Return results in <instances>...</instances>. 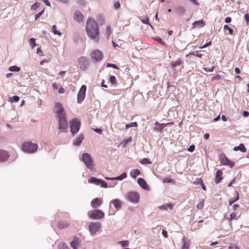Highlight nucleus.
<instances>
[{
  "label": "nucleus",
  "mask_w": 249,
  "mask_h": 249,
  "mask_svg": "<svg viewBox=\"0 0 249 249\" xmlns=\"http://www.w3.org/2000/svg\"><path fill=\"white\" fill-rule=\"evenodd\" d=\"M101 228V224L100 222H90L89 225V230L90 235L94 236L96 232L100 231Z\"/></svg>",
  "instance_id": "obj_8"
},
{
  "label": "nucleus",
  "mask_w": 249,
  "mask_h": 249,
  "mask_svg": "<svg viewBox=\"0 0 249 249\" xmlns=\"http://www.w3.org/2000/svg\"><path fill=\"white\" fill-rule=\"evenodd\" d=\"M245 19L247 22L249 21V14H247L245 15Z\"/></svg>",
  "instance_id": "obj_63"
},
{
  "label": "nucleus",
  "mask_w": 249,
  "mask_h": 249,
  "mask_svg": "<svg viewBox=\"0 0 249 249\" xmlns=\"http://www.w3.org/2000/svg\"><path fill=\"white\" fill-rule=\"evenodd\" d=\"M88 216L92 219L100 220L104 217L105 214L101 210L95 209L89 212L88 213Z\"/></svg>",
  "instance_id": "obj_6"
},
{
  "label": "nucleus",
  "mask_w": 249,
  "mask_h": 249,
  "mask_svg": "<svg viewBox=\"0 0 249 249\" xmlns=\"http://www.w3.org/2000/svg\"><path fill=\"white\" fill-rule=\"evenodd\" d=\"M40 6V3L39 2H35L34 4H33L31 6V10H36L39 6Z\"/></svg>",
  "instance_id": "obj_44"
},
{
  "label": "nucleus",
  "mask_w": 249,
  "mask_h": 249,
  "mask_svg": "<svg viewBox=\"0 0 249 249\" xmlns=\"http://www.w3.org/2000/svg\"><path fill=\"white\" fill-rule=\"evenodd\" d=\"M9 71L18 72L20 70V68L17 66H12L9 68Z\"/></svg>",
  "instance_id": "obj_32"
},
{
  "label": "nucleus",
  "mask_w": 249,
  "mask_h": 249,
  "mask_svg": "<svg viewBox=\"0 0 249 249\" xmlns=\"http://www.w3.org/2000/svg\"><path fill=\"white\" fill-rule=\"evenodd\" d=\"M109 80L112 84H115L116 83V78L114 76H111L110 77Z\"/></svg>",
  "instance_id": "obj_49"
},
{
  "label": "nucleus",
  "mask_w": 249,
  "mask_h": 249,
  "mask_svg": "<svg viewBox=\"0 0 249 249\" xmlns=\"http://www.w3.org/2000/svg\"><path fill=\"white\" fill-rule=\"evenodd\" d=\"M101 205V201L99 198H95L91 202V205L93 208H97Z\"/></svg>",
  "instance_id": "obj_20"
},
{
  "label": "nucleus",
  "mask_w": 249,
  "mask_h": 249,
  "mask_svg": "<svg viewBox=\"0 0 249 249\" xmlns=\"http://www.w3.org/2000/svg\"><path fill=\"white\" fill-rule=\"evenodd\" d=\"M141 174L140 171L137 169H133L130 172V176L132 178H135L137 176Z\"/></svg>",
  "instance_id": "obj_28"
},
{
  "label": "nucleus",
  "mask_w": 249,
  "mask_h": 249,
  "mask_svg": "<svg viewBox=\"0 0 249 249\" xmlns=\"http://www.w3.org/2000/svg\"><path fill=\"white\" fill-rule=\"evenodd\" d=\"M86 89L87 87L85 85H83L81 86L77 95L78 103L80 104L84 100L85 97Z\"/></svg>",
  "instance_id": "obj_12"
},
{
  "label": "nucleus",
  "mask_w": 249,
  "mask_h": 249,
  "mask_svg": "<svg viewBox=\"0 0 249 249\" xmlns=\"http://www.w3.org/2000/svg\"><path fill=\"white\" fill-rule=\"evenodd\" d=\"M9 157L8 154L5 150H0V161L6 160Z\"/></svg>",
  "instance_id": "obj_23"
},
{
  "label": "nucleus",
  "mask_w": 249,
  "mask_h": 249,
  "mask_svg": "<svg viewBox=\"0 0 249 249\" xmlns=\"http://www.w3.org/2000/svg\"><path fill=\"white\" fill-rule=\"evenodd\" d=\"M181 63H182L181 60L180 59H178L176 61L172 62L171 63V66L172 67L175 68V67L180 66L181 64Z\"/></svg>",
  "instance_id": "obj_29"
},
{
  "label": "nucleus",
  "mask_w": 249,
  "mask_h": 249,
  "mask_svg": "<svg viewBox=\"0 0 249 249\" xmlns=\"http://www.w3.org/2000/svg\"><path fill=\"white\" fill-rule=\"evenodd\" d=\"M173 181V180H172L168 178H165L163 180V182H164V183H171Z\"/></svg>",
  "instance_id": "obj_52"
},
{
  "label": "nucleus",
  "mask_w": 249,
  "mask_h": 249,
  "mask_svg": "<svg viewBox=\"0 0 249 249\" xmlns=\"http://www.w3.org/2000/svg\"><path fill=\"white\" fill-rule=\"evenodd\" d=\"M173 205L171 203H167L164 205L160 206L159 208L161 210H167L168 208L172 210Z\"/></svg>",
  "instance_id": "obj_26"
},
{
  "label": "nucleus",
  "mask_w": 249,
  "mask_h": 249,
  "mask_svg": "<svg viewBox=\"0 0 249 249\" xmlns=\"http://www.w3.org/2000/svg\"><path fill=\"white\" fill-rule=\"evenodd\" d=\"M29 43L32 48H35L36 46V39L34 38H31L29 39Z\"/></svg>",
  "instance_id": "obj_35"
},
{
  "label": "nucleus",
  "mask_w": 249,
  "mask_h": 249,
  "mask_svg": "<svg viewBox=\"0 0 249 249\" xmlns=\"http://www.w3.org/2000/svg\"><path fill=\"white\" fill-rule=\"evenodd\" d=\"M138 126L137 123L136 122L131 123L130 124H126L125 125V128L128 129L132 127H136Z\"/></svg>",
  "instance_id": "obj_37"
},
{
  "label": "nucleus",
  "mask_w": 249,
  "mask_h": 249,
  "mask_svg": "<svg viewBox=\"0 0 249 249\" xmlns=\"http://www.w3.org/2000/svg\"><path fill=\"white\" fill-rule=\"evenodd\" d=\"M223 172L221 170H218L217 171L215 176V182L216 184H218L223 179L222 177Z\"/></svg>",
  "instance_id": "obj_21"
},
{
  "label": "nucleus",
  "mask_w": 249,
  "mask_h": 249,
  "mask_svg": "<svg viewBox=\"0 0 249 249\" xmlns=\"http://www.w3.org/2000/svg\"><path fill=\"white\" fill-rule=\"evenodd\" d=\"M200 184H201L202 189L204 191L206 190V187H205V185L204 184L202 180H200Z\"/></svg>",
  "instance_id": "obj_59"
},
{
  "label": "nucleus",
  "mask_w": 249,
  "mask_h": 249,
  "mask_svg": "<svg viewBox=\"0 0 249 249\" xmlns=\"http://www.w3.org/2000/svg\"><path fill=\"white\" fill-rule=\"evenodd\" d=\"M213 70H214V67H213V66L211 68L206 67V68H204V70L206 72H212L213 71Z\"/></svg>",
  "instance_id": "obj_48"
},
{
  "label": "nucleus",
  "mask_w": 249,
  "mask_h": 249,
  "mask_svg": "<svg viewBox=\"0 0 249 249\" xmlns=\"http://www.w3.org/2000/svg\"><path fill=\"white\" fill-rule=\"evenodd\" d=\"M74 19L77 20L78 22H80L83 20V15L79 11H76L75 12L74 14Z\"/></svg>",
  "instance_id": "obj_24"
},
{
  "label": "nucleus",
  "mask_w": 249,
  "mask_h": 249,
  "mask_svg": "<svg viewBox=\"0 0 249 249\" xmlns=\"http://www.w3.org/2000/svg\"><path fill=\"white\" fill-rule=\"evenodd\" d=\"M141 21L143 24L149 25L152 29L154 28L152 25L149 23V19L148 18H146L143 19H141Z\"/></svg>",
  "instance_id": "obj_38"
},
{
  "label": "nucleus",
  "mask_w": 249,
  "mask_h": 249,
  "mask_svg": "<svg viewBox=\"0 0 249 249\" xmlns=\"http://www.w3.org/2000/svg\"><path fill=\"white\" fill-rule=\"evenodd\" d=\"M118 244L121 245V246L123 247H126L128 245L129 242L127 240L124 241H120L117 242Z\"/></svg>",
  "instance_id": "obj_40"
},
{
  "label": "nucleus",
  "mask_w": 249,
  "mask_h": 249,
  "mask_svg": "<svg viewBox=\"0 0 249 249\" xmlns=\"http://www.w3.org/2000/svg\"><path fill=\"white\" fill-rule=\"evenodd\" d=\"M211 44V42L210 41L208 43H206L205 44H204L202 47H200V48H205L210 45Z\"/></svg>",
  "instance_id": "obj_57"
},
{
  "label": "nucleus",
  "mask_w": 249,
  "mask_h": 249,
  "mask_svg": "<svg viewBox=\"0 0 249 249\" xmlns=\"http://www.w3.org/2000/svg\"><path fill=\"white\" fill-rule=\"evenodd\" d=\"M107 37L109 38V36L111 33V28L110 26H108L107 28Z\"/></svg>",
  "instance_id": "obj_45"
},
{
  "label": "nucleus",
  "mask_w": 249,
  "mask_h": 249,
  "mask_svg": "<svg viewBox=\"0 0 249 249\" xmlns=\"http://www.w3.org/2000/svg\"><path fill=\"white\" fill-rule=\"evenodd\" d=\"M162 234L165 237H167V232L165 230H163L162 231Z\"/></svg>",
  "instance_id": "obj_62"
},
{
  "label": "nucleus",
  "mask_w": 249,
  "mask_h": 249,
  "mask_svg": "<svg viewBox=\"0 0 249 249\" xmlns=\"http://www.w3.org/2000/svg\"><path fill=\"white\" fill-rule=\"evenodd\" d=\"M38 145L36 143L32 142H28L24 143L22 144V150L27 153H34L37 150Z\"/></svg>",
  "instance_id": "obj_3"
},
{
  "label": "nucleus",
  "mask_w": 249,
  "mask_h": 249,
  "mask_svg": "<svg viewBox=\"0 0 249 249\" xmlns=\"http://www.w3.org/2000/svg\"><path fill=\"white\" fill-rule=\"evenodd\" d=\"M89 182L94 184L96 185L100 186L102 188H107V182L101 179L97 178L95 177H91L89 179Z\"/></svg>",
  "instance_id": "obj_11"
},
{
  "label": "nucleus",
  "mask_w": 249,
  "mask_h": 249,
  "mask_svg": "<svg viewBox=\"0 0 249 249\" xmlns=\"http://www.w3.org/2000/svg\"><path fill=\"white\" fill-rule=\"evenodd\" d=\"M181 242L182 243L181 249H189L191 244V240L189 239L184 236L182 238Z\"/></svg>",
  "instance_id": "obj_15"
},
{
  "label": "nucleus",
  "mask_w": 249,
  "mask_h": 249,
  "mask_svg": "<svg viewBox=\"0 0 249 249\" xmlns=\"http://www.w3.org/2000/svg\"><path fill=\"white\" fill-rule=\"evenodd\" d=\"M58 249H70L69 247L67 246V245L64 242L59 243L58 244Z\"/></svg>",
  "instance_id": "obj_31"
},
{
  "label": "nucleus",
  "mask_w": 249,
  "mask_h": 249,
  "mask_svg": "<svg viewBox=\"0 0 249 249\" xmlns=\"http://www.w3.org/2000/svg\"><path fill=\"white\" fill-rule=\"evenodd\" d=\"M233 150L235 151L239 150L242 152H246V148L243 144L240 143L238 146L234 147Z\"/></svg>",
  "instance_id": "obj_25"
},
{
  "label": "nucleus",
  "mask_w": 249,
  "mask_h": 249,
  "mask_svg": "<svg viewBox=\"0 0 249 249\" xmlns=\"http://www.w3.org/2000/svg\"><path fill=\"white\" fill-rule=\"evenodd\" d=\"M195 145H191L189 147V149H188V151H190V152H193V151H194V149H195Z\"/></svg>",
  "instance_id": "obj_56"
},
{
  "label": "nucleus",
  "mask_w": 249,
  "mask_h": 249,
  "mask_svg": "<svg viewBox=\"0 0 249 249\" xmlns=\"http://www.w3.org/2000/svg\"><path fill=\"white\" fill-rule=\"evenodd\" d=\"M138 184L144 190H148L149 188L145 181L142 178H139L137 180Z\"/></svg>",
  "instance_id": "obj_18"
},
{
  "label": "nucleus",
  "mask_w": 249,
  "mask_h": 249,
  "mask_svg": "<svg viewBox=\"0 0 249 249\" xmlns=\"http://www.w3.org/2000/svg\"><path fill=\"white\" fill-rule=\"evenodd\" d=\"M52 31L54 33V34L55 35H58L59 36H61V33L58 31L57 30V28H56V26L55 25H53V26H52Z\"/></svg>",
  "instance_id": "obj_33"
},
{
  "label": "nucleus",
  "mask_w": 249,
  "mask_h": 249,
  "mask_svg": "<svg viewBox=\"0 0 249 249\" xmlns=\"http://www.w3.org/2000/svg\"><path fill=\"white\" fill-rule=\"evenodd\" d=\"M86 32L88 36L95 42L99 40V31L98 24L93 19L89 18L87 22Z\"/></svg>",
  "instance_id": "obj_2"
},
{
  "label": "nucleus",
  "mask_w": 249,
  "mask_h": 249,
  "mask_svg": "<svg viewBox=\"0 0 249 249\" xmlns=\"http://www.w3.org/2000/svg\"><path fill=\"white\" fill-rule=\"evenodd\" d=\"M220 160L222 164L224 165H228L231 168H232L235 165L234 162L229 160L224 154H220Z\"/></svg>",
  "instance_id": "obj_13"
},
{
  "label": "nucleus",
  "mask_w": 249,
  "mask_h": 249,
  "mask_svg": "<svg viewBox=\"0 0 249 249\" xmlns=\"http://www.w3.org/2000/svg\"><path fill=\"white\" fill-rule=\"evenodd\" d=\"M139 198V194L136 192H130L126 195V200L132 203H137Z\"/></svg>",
  "instance_id": "obj_10"
},
{
  "label": "nucleus",
  "mask_w": 249,
  "mask_h": 249,
  "mask_svg": "<svg viewBox=\"0 0 249 249\" xmlns=\"http://www.w3.org/2000/svg\"><path fill=\"white\" fill-rule=\"evenodd\" d=\"M140 162L142 164L151 163V162L147 158L143 159L141 161H140Z\"/></svg>",
  "instance_id": "obj_43"
},
{
  "label": "nucleus",
  "mask_w": 249,
  "mask_h": 249,
  "mask_svg": "<svg viewBox=\"0 0 249 249\" xmlns=\"http://www.w3.org/2000/svg\"><path fill=\"white\" fill-rule=\"evenodd\" d=\"M175 12L177 15L181 16L185 14L186 9L182 6H178L175 8Z\"/></svg>",
  "instance_id": "obj_16"
},
{
  "label": "nucleus",
  "mask_w": 249,
  "mask_h": 249,
  "mask_svg": "<svg viewBox=\"0 0 249 249\" xmlns=\"http://www.w3.org/2000/svg\"><path fill=\"white\" fill-rule=\"evenodd\" d=\"M44 9H43L41 12L36 14L35 16V20H36L42 14L44 13Z\"/></svg>",
  "instance_id": "obj_46"
},
{
  "label": "nucleus",
  "mask_w": 249,
  "mask_h": 249,
  "mask_svg": "<svg viewBox=\"0 0 249 249\" xmlns=\"http://www.w3.org/2000/svg\"><path fill=\"white\" fill-rule=\"evenodd\" d=\"M127 177V174L126 173H123L119 176H118L117 177L113 178L114 180H122L124 178H126Z\"/></svg>",
  "instance_id": "obj_30"
},
{
  "label": "nucleus",
  "mask_w": 249,
  "mask_h": 249,
  "mask_svg": "<svg viewBox=\"0 0 249 249\" xmlns=\"http://www.w3.org/2000/svg\"><path fill=\"white\" fill-rule=\"evenodd\" d=\"M83 139V134H80L75 139L73 140V144L76 146H79L82 142Z\"/></svg>",
  "instance_id": "obj_22"
},
{
  "label": "nucleus",
  "mask_w": 249,
  "mask_h": 249,
  "mask_svg": "<svg viewBox=\"0 0 249 249\" xmlns=\"http://www.w3.org/2000/svg\"><path fill=\"white\" fill-rule=\"evenodd\" d=\"M19 97L18 96L15 95L12 97H10L9 101L11 103L17 102L19 100Z\"/></svg>",
  "instance_id": "obj_36"
},
{
  "label": "nucleus",
  "mask_w": 249,
  "mask_h": 249,
  "mask_svg": "<svg viewBox=\"0 0 249 249\" xmlns=\"http://www.w3.org/2000/svg\"><path fill=\"white\" fill-rule=\"evenodd\" d=\"M231 19L230 17H227L226 18L225 21V22L228 23L231 22Z\"/></svg>",
  "instance_id": "obj_64"
},
{
  "label": "nucleus",
  "mask_w": 249,
  "mask_h": 249,
  "mask_svg": "<svg viewBox=\"0 0 249 249\" xmlns=\"http://www.w3.org/2000/svg\"><path fill=\"white\" fill-rule=\"evenodd\" d=\"M223 28L224 30H228L230 34L232 35L233 34V30L230 28L228 25L225 24Z\"/></svg>",
  "instance_id": "obj_42"
},
{
  "label": "nucleus",
  "mask_w": 249,
  "mask_h": 249,
  "mask_svg": "<svg viewBox=\"0 0 249 249\" xmlns=\"http://www.w3.org/2000/svg\"><path fill=\"white\" fill-rule=\"evenodd\" d=\"M58 226L59 228L62 229L67 226V224L66 223H59Z\"/></svg>",
  "instance_id": "obj_50"
},
{
  "label": "nucleus",
  "mask_w": 249,
  "mask_h": 249,
  "mask_svg": "<svg viewBox=\"0 0 249 249\" xmlns=\"http://www.w3.org/2000/svg\"><path fill=\"white\" fill-rule=\"evenodd\" d=\"M107 67H112L115 69H118V67L114 64H111V63H107Z\"/></svg>",
  "instance_id": "obj_47"
},
{
  "label": "nucleus",
  "mask_w": 249,
  "mask_h": 249,
  "mask_svg": "<svg viewBox=\"0 0 249 249\" xmlns=\"http://www.w3.org/2000/svg\"><path fill=\"white\" fill-rule=\"evenodd\" d=\"M204 199H202L201 201H200L197 204L196 208L199 210L202 209L204 207Z\"/></svg>",
  "instance_id": "obj_41"
},
{
  "label": "nucleus",
  "mask_w": 249,
  "mask_h": 249,
  "mask_svg": "<svg viewBox=\"0 0 249 249\" xmlns=\"http://www.w3.org/2000/svg\"><path fill=\"white\" fill-rule=\"evenodd\" d=\"M236 216V213H232L230 215V219H233Z\"/></svg>",
  "instance_id": "obj_60"
},
{
  "label": "nucleus",
  "mask_w": 249,
  "mask_h": 249,
  "mask_svg": "<svg viewBox=\"0 0 249 249\" xmlns=\"http://www.w3.org/2000/svg\"><path fill=\"white\" fill-rule=\"evenodd\" d=\"M189 55L196 56L199 58H201L202 56V54L200 53L198 51H195L192 53H190L189 54H187L186 56H188Z\"/></svg>",
  "instance_id": "obj_39"
},
{
  "label": "nucleus",
  "mask_w": 249,
  "mask_h": 249,
  "mask_svg": "<svg viewBox=\"0 0 249 249\" xmlns=\"http://www.w3.org/2000/svg\"><path fill=\"white\" fill-rule=\"evenodd\" d=\"M236 193H237V196H236L235 198H231L229 199V203L230 205H231L234 202H235V201H236L237 200H238L239 199V194L237 192Z\"/></svg>",
  "instance_id": "obj_34"
},
{
  "label": "nucleus",
  "mask_w": 249,
  "mask_h": 249,
  "mask_svg": "<svg viewBox=\"0 0 249 249\" xmlns=\"http://www.w3.org/2000/svg\"><path fill=\"white\" fill-rule=\"evenodd\" d=\"M90 57L93 61L99 62L103 58V53L99 50L96 49L90 53Z\"/></svg>",
  "instance_id": "obj_9"
},
{
  "label": "nucleus",
  "mask_w": 249,
  "mask_h": 249,
  "mask_svg": "<svg viewBox=\"0 0 249 249\" xmlns=\"http://www.w3.org/2000/svg\"><path fill=\"white\" fill-rule=\"evenodd\" d=\"M204 23L202 20L195 21L193 24V28H194L196 27H202L204 26Z\"/></svg>",
  "instance_id": "obj_27"
},
{
  "label": "nucleus",
  "mask_w": 249,
  "mask_h": 249,
  "mask_svg": "<svg viewBox=\"0 0 249 249\" xmlns=\"http://www.w3.org/2000/svg\"><path fill=\"white\" fill-rule=\"evenodd\" d=\"M76 1L80 5H85L86 4L85 0H76Z\"/></svg>",
  "instance_id": "obj_54"
},
{
  "label": "nucleus",
  "mask_w": 249,
  "mask_h": 249,
  "mask_svg": "<svg viewBox=\"0 0 249 249\" xmlns=\"http://www.w3.org/2000/svg\"><path fill=\"white\" fill-rule=\"evenodd\" d=\"M58 92L60 94H63L65 92V89L61 87L58 89Z\"/></svg>",
  "instance_id": "obj_58"
},
{
  "label": "nucleus",
  "mask_w": 249,
  "mask_h": 249,
  "mask_svg": "<svg viewBox=\"0 0 249 249\" xmlns=\"http://www.w3.org/2000/svg\"><path fill=\"white\" fill-rule=\"evenodd\" d=\"M156 39L157 41L160 43L161 44H164V42L162 41V40L160 37H158Z\"/></svg>",
  "instance_id": "obj_61"
},
{
  "label": "nucleus",
  "mask_w": 249,
  "mask_h": 249,
  "mask_svg": "<svg viewBox=\"0 0 249 249\" xmlns=\"http://www.w3.org/2000/svg\"><path fill=\"white\" fill-rule=\"evenodd\" d=\"M36 53L37 54H38L40 56H42L43 55V53L41 50L40 48H37L36 50Z\"/></svg>",
  "instance_id": "obj_53"
},
{
  "label": "nucleus",
  "mask_w": 249,
  "mask_h": 249,
  "mask_svg": "<svg viewBox=\"0 0 249 249\" xmlns=\"http://www.w3.org/2000/svg\"><path fill=\"white\" fill-rule=\"evenodd\" d=\"M82 160L84 163L85 166L91 171L94 170L93 161L91 156L88 153H84L82 156Z\"/></svg>",
  "instance_id": "obj_4"
},
{
  "label": "nucleus",
  "mask_w": 249,
  "mask_h": 249,
  "mask_svg": "<svg viewBox=\"0 0 249 249\" xmlns=\"http://www.w3.org/2000/svg\"><path fill=\"white\" fill-rule=\"evenodd\" d=\"M173 124V123H168L166 124H160L158 122H156L155 123V126L154 129L156 130L157 131H159L160 132H161L163 131V128L167 126L169 124Z\"/></svg>",
  "instance_id": "obj_14"
},
{
  "label": "nucleus",
  "mask_w": 249,
  "mask_h": 249,
  "mask_svg": "<svg viewBox=\"0 0 249 249\" xmlns=\"http://www.w3.org/2000/svg\"><path fill=\"white\" fill-rule=\"evenodd\" d=\"M113 7L115 9H117L119 8L120 7V2L118 1L116 2L114 4Z\"/></svg>",
  "instance_id": "obj_51"
},
{
  "label": "nucleus",
  "mask_w": 249,
  "mask_h": 249,
  "mask_svg": "<svg viewBox=\"0 0 249 249\" xmlns=\"http://www.w3.org/2000/svg\"><path fill=\"white\" fill-rule=\"evenodd\" d=\"M93 130L95 132L98 134H101L102 133V130L100 128H94Z\"/></svg>",
  "instance_id": "obj_55"
},
{
  "label": "nucleus",
  "mask_w": 249,
  "mask_h": 249,
  "mask_svg": "<svg viewBox=\"0 0 249 249\" xmlns=\"http://www.w3.org/2000/svg\"><path fill=\"white\" fill-rule=\"evenodd\" d=\"M54 111L56 113V118L58 119V129L61 133H65L68 131V122L66 120V114L64 112V109L61 103H55Z\"/></svg>",
  "instance_id": "obj_1"
},
{
  "label": "nucleus",
  "mask_w": 249,
  "mask_h": 249,
  "mask_svg": "<svg viewBox=\"0 0 249 249\" xmlns=\"http://www.w3.org/2000/svg\"><path fill=\"white\" fill-rule=\"evenodd\" d=\"M80 244V241L79 239L77 237H74L73 240L71 242V247L73 249H78V247Z\"/></svg>",
  "instance_id": "obj_17"
},
{
  "label": "nucleus",
  "mask_w": 249,
  "mask_h": 249,
  "mask_svg": "<svg viewBox=\"0 0 249 249\" xmlns=\"http://www.w3.org/2000/svg\"><path fill=\"white\" fill-rule=\"evenodd\" d=\"M78 64L81 70L86 71L89 67L90 62L89 59L85 56H81L78 59Z\"/></svg>",
  "instance_id": "obj_7"
},
{
  "label": "nucleus",
  "mask_w": 249,
  "mask_h": 249,
  "mask_svg": "<svg viewBox=\"0 0 249 249\" xmlns=\"http://www.w3.org/2000/svg\"><path fill=\"white\" fill-rule=\"evenodd\" d=\"M110 203H112L114 205V207L117 210H119L122 207V201L118 198L112 200L110 201Z\"/></svg>",
  "instance_id": "obj_19"
},
{
  "label": "nucleus",
  "mask_w": 249,
  "mask_h": 249,
  "mask_svg": "<svg viewBox=\"0 0 249 249\" xmlns=\"http://www.w3.org/2000/svg\"><path fill=\"white\" fill-rule=\"evenodd\" d=\"M69 125L71 132L73 136L79 131L81 123L78 119L75 118L69 122Z\"/></svg>",
  "instance_id": "obj_5"
}]
</instances>
